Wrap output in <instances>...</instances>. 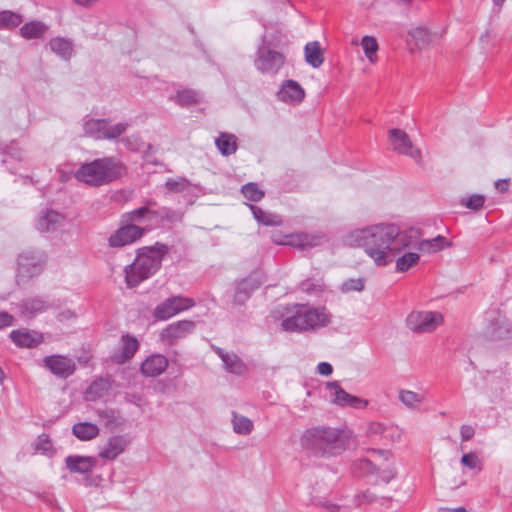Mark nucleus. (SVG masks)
<instances>
[{
	"label": "nucleus",
	"mask_w": 512,
	"mask_h": 512,
	"mask_svg": "<svg viewBox=\"0 0 512 512\" xmlns=\"http://www.w3.org/2000/svg\"><path fill=\"white\" fill-rule=\"evenodd\" d=\"M351 246L363 249L379 267L387 266L415 242L414 231H402L393 223H379L356 229L348 235Z\"/></svg>",
	"instance_id": "1"
},
{
	"label": "nucleus",
	"mask_w": 512,
	"mask_h": 512,
	"mask_svg": "<svg viewBox=\"0 0 512 512\" xmlns=\"http://www.w3.org/2000/svg\"><path fill=\"white\" fill-rule=\"evenodd\" d=\"M168 251V246L163 243H156L152 247L139 249L134 262L124 269L127 286L130 288L136 287L142 281L154 275L161 267L163 257Z\"/></svg>",
	"instance_id": "2"
},
{
	"label": "nucleus",
	"mask_w": 512,
	"mask_h": 512,
	"mask_svg": "<svg viewBox=\"0 0 512 512\" xmlns=\"http://www.w3.org/2000/svg\"><path fill=\"white\" fill-rule=\"evenodd\" d=\"M125 173L124 165L114 157H103L82 164L75 173L77 180L99 187L111 183Z\"/></svg>",
	"instance_id": "3"
},
{
	"label": "nucleus",
	"mask_w": 512,
	"mask_h": 512,
	"mask_svg": "<svg viewBox=\"0 0 512 512\" xmlns=\"http://www.w3.org/2000/svg\"><path fill=\"white\" fill-rule=\"evenodd\" d=\"M294 313L281 322L286 332H308L327 327L332 322V314L325 307L295 306Z\"/></svg>",
	"instance_id": "4"
},
{
	"label": "nucleus",
	"mask_w": 512,
	"mask_h": 512,
	"mask_svg": "<svg viewBox=\"0 0 512 512\" xmlns=\"http://www.w3.org/2000/svg\"><path fill=\"white\" fill-rule=\"evenodd\" d=\"M302 445L326 456L338 455L345 448L341 432L331 427H314L306 430L302 436Z\"/></svg>",
	"instance_id": "5"
},
{
	"label": "nucleus",
	"mask_w": 512,
	"mask_h": 512,
	"mask_svg": "<svg viewBox=\"0 0 512 512\" xmlns=\"http://www.w3.org/2000/svg\"><path fill=\"white\" fill-rule=\"evenodd\" d=\"M285 60V55L276 51L265 36L257 49L254 65L262 74L275 75L284 66Z\"/></svg>",
	"instance_id": "6"
},
{
	"label": "nucleus",
	"mask_w": 512,
	"mask_h": 512,
	"mask_svg": "<svg viewBox=\"0 0 512 512\" xmlns=\"http://www.w3.org/2000/svg\"><path fill=\"white\" fill-rule=\"evenodd\" d=\"M46 254L38 249H27L18 256L17 282H25L42 273L46 265Z\"/></svg>",
	"instance_id": "7"
},
{
	"label": "nucleus",
	"mask_w": 512,
	"mask_h": 512,
	"mask_svg": "<svg viewBox=\"0 0 512 512\" xmlns=\"http://www.w3.org/2000/svg\"><path fill=\"white\" fill-rule=\"evenodd\" d=\"M443 322V316L436 311H412L406 318L407 327L416 333H430Z\"/></svg>",
	"instance_id": "8"
},
{
	"label": "nucleus",
	"mask_w": 512,
	"mask_h": 512,
	"mask_svg": "<svg viewBox=\"0 0 512 512\" xmlns=\"http://www.w3.org/2000/svg\"><path fill=\"white\" fill-rule=\"evenodd\" d=\"M194 306L195 301L192 298L180 295L172 296L155 307L153 316L157 320L165 321Z\"/></svg>",
	"instance_id": "9"
},
{
	"label": "nucleus",
	"mask_w": 512,
	"mask_h": 512,
	"mask_svg": "<svg viewBox=\"0 0 512 512\" xmlns=\"http://www.w3.org/2000/svg\"><path fill=\"white\" fill-rule=\"evenodd\" d=\"M325 388L330 393L331 402L338 406L365 409L369 404L368 400L347 393L338 381L327 382Z\"/></svg>",
	"instance_id": "10"
},
{
	"label": "nucleus",
	"mask_w": 512,
	"mask_h": 512,
	"mask_svg": "<svg viewBox=\"0 0 512 512\" xmlns=\"http://www.w3.org/2000/svg\"><path fill=\"white\" fill-rule=\"evenodd\" d=\"M390 142L394 151L399 154L409 156L416 163L422 161L421 151L414 147L408 134L401 129H391L389 131Z\"/></svg>",
	"instance_id": "11"
},
{
	"label": "nucleus",
	"mask_w": 512,
	"mask_h": 512,
	"mask_svg": "<svg viewBox=\"0 0 512 512\" xmlns=\"http://www.w3.org/2000/svg\"><path fill=\"white\" fill-rule=\"evenodd\" d=\"M145 231V228L138 225L122 223V226L108 238V244L112 248H120L132 244L140 239Z\"/></svg>",
	"instance_id": "12"
},
{
	"label": "nucleus",
	"mask_w": 512,
	"mask_h": 512,
	"mask_svg": "<svg viewBox=\"0 0 512 512\" xmlns=\"http://www.w3.org/2000/svg\"><path fill=\"white\" fill-rule=\"evenodd\" d=\"M196 323L191 320H179L167 325L160 333V339L166 345L172 346L179 340L194 332Z\"/></svg>",
	"instance_id": "13"
},
{
	"label": "nucleus",
	"mask_w": 512,
	"mask_h": 512,
	"mask_svg": "<svg viewBox=\"0 0 512 512\" xmlns=\"http://www.w3.org/2000/svg\"><path fill=\"white\" fill-rule=\"evenodd\" d=\"M43 362L52 374L60 378H68L76 369L74 360L63 355L46 356Z\"/></svg>",
	"instance_id": "14"
},
{
	"label": "nucleus",
	"mask_w": 512,
	"mask_h": 512,
	"mask_svg": "<svg viewBox=\"0 0 512 512\" xmlns=\"http://www.w3.org/2000/svg\"><path fill=\"white\" fill-rule=\"evenodd\" d=\"M273 236V242L279 245H287L298 249H306L318 246L323 240V236L312 235L308 233H294L285 235V240L276 239Z\"/></svg>",
	"instance_id": "15"
},
{
	"label": "nucleus",
	"mask_w": 512,
	"mask_h": 512,
	"mask_svg": "<svg viewBox=\"0 0 512 512\" xmlns=\"http://www.w3.org/2000/svg\"><path fill=\"white\" fill-rule=\"evenodd\" d=\"M408 231L415 232V242L413 245L408 246L407 249H416L422 253H436L443 250L445 247L450 246L451 243L441 235H438L431 239H420V233L417 229H409Z\"/></svg>",
	"instance_id": "16"
},
{
	"label": "nucleus",
	"mask_w": 512,
	"mask_h": 512,
	"mask_svg": "<svg viewBox=\"0 0 512 512\" xmlns=\"http://www.w3.org/2000/svg\"><path fill=\"white\" fill-rule=\"evenodd\" d=\"M279 101L290 105H297L305 98V90L295 80H285L277 92Z\"/></svg>",
	"instance_id": "17"
},
{
	"label": "nucleus",
	"mask_w": 512,
	"mask_h": 512,
	"mask_svg": "<svg viewBox=\"0 0 512 512\" xmlns=\"http://www.w3.org/2000/svg\"><path fill=\"white\" fill-rule=\"evenodd\" d=\"M139 341L136 337L126 333L121 336L120 349L112 356L118 364L131 360L139 349Z\"/></svg>",
	"instance_id": "18"
},
{
	"label": "nucleus",
	"mask_w": 512,
	"mask_h": 512,
	"mask_svg": "<svg viewBox=\"0 0 512 512\" xmlns=\"http://www.w3.org/2000/svg\"><path fill=\"white\" fill-rule=\"evenodd\" d=\"M64 221V217L57 211L46 209L39 213L35 226L40 232H55Z\"/></svg>",
	"instance_id": "19"
},
{
	"label": "nucleus",
	"mask_w": 512,
	"mask_h": 512,
	"mask_svg": "<svg viewBox=\"0 0 512 512\" xmlns=\"http://www.w3.org/2000/svg\"><path fill=\"white\" fill-rule=\"evenodd\" d=\"M128 445V441L122 435L111 436L99 449V457L105 460H114L122 454Z\"/></svg>",
	"instance_id": "20"
},
{
	"label": "nucleus",
	"mask_w": 512,
	"mask_h": 512,
	"mask_svg": "<svg viewBox=\"0 0 512 512\" xmlns=\"http://www.w3.org/2000/svg\"><path fill=\"white\" fill-rule=\"evenodd\" d=\"M155 204V201L149 200L147 205L123 214L121 217V223H131L135 225H137V223H144L146 221L155 223L156 210L150 208Z\"/></svg>",
	"instance_id": "21"
},
{
	"label": "nucleus",
	"mask_w": 512,
	"mask_h": 512,
	"mask_svg": "<svg viewBox=\"0 0 512 512\" xmlns=\"http://www.w3.org/2000/svg\"><path fill=\"white\" fill-rule=\"evenodd\" d=\"M53 307V303L45 297H31L24 299L20 304L21 315L32 318L38 314L46 312Z\"/></svg>",
	"instance_id": "22"
},
{
	"label": "nucleus",
	"mask_w": 512,
	"mask_h": 512,
	"mask_svg": "<svg viewBox=\"0 0 512 512\" xmlns=\"http://www.w3.org/2000/svg\"><path fill=\"white\" fill-rule=\"evenodd\" d=\"M168 366L167 358L162 354H152L141 364L140 370L147 377H156L161 375Z\"/></svg>",
	"instance_id": "23"
},
{
	"label": "nucleus",
	"mask_w": 512,
	"mask_h": 512,
	"mask_svg": "<svg viewBox=\"0 0 512 512\" xmlns=\"http://www.w3.org/2000/svg\"><path fill=\"white\" fill-rule=\"evenodd\" d=\"M65 464L71 473L87 474L94 469L96 459L92 456L68 455Z\"/></svg>",
	"instance_id": "24"
},
{
	"label": "nucleus",
	"mask_w": 512,
	"mask_h": 512,
	"mask_svg": "<svg viewBox=\"0 0 512 512\" xmlns=\"http://www.w3.org/2000/svg\"><path fill=\"white\" fill-rule=\"evenodd\" d=\"M10 338L13 343L20 348H34L43 340L40 333L28 330H13L10 333Z\"/></svg>",
	"instance_id": "25"
},
{
	"label": "nucleus",
	"mask_w": 512,
	"mask_h": 512,
	"mask_svg": "<svg viewBox=\"0 0 512 512\" xmlns=\"http://www.w3.org/2000/svg\"><path fill=\"white\" fill-rule=\"evenodd\" d=\"M260 285L261 282L253 276L243 279L236 286L234 302L239 305L244 304L250 298L252 292L258 289Z\"/></svg>",
	"instance_id": "26"
},
{
	"label": "nucleus",
	"mask_w": 512,
	"mask_h": 512,
	"mask_svg": "<svg viewBox=\"0 0 512 512\" xmlns=\"http://www.w3.org/2000/svg\"><path fill=\"white\" fill-rule=\"evenodd\" d=\"M215 352L223 361L224 367L228 372L243 375L247 371L246 365L236 354L225 352L219 347L215 348Z\"/></svg>",
	"instance_id": "27"
},
{
	"label": "nucleus",
	"mask_w": 512,
	"mask_h": 512,
	"mask_svg": "<svg viewBox=\"0 0 512 512\" xmlns=\"http://www.w3.org/2000/svg\"><path fill=\"white\" fill-rule=\"evenodd\" d=\"M99 428L96 424L90 422H79L73 425V435L81 441H89L99 435Z\"/></svg>",
	"instance_id": "28"
},
{
	"label": "nucleus",
	"mask_w": 512,
	"mask_h": 512,
	"mask_svg": "<svg viewBox=\"0 0 512 512\" xmlns=\"http://www.w3.org/2000/svg\"><path fill=\"white\" fill-rule=\"evenodd\" d=\"M215 145L222 155L229 156L237 151V138L234 134L222 132L215 139Z\"/></svg>",
	"instance_id": "29"
},
{
	"label": "nucleus",
	"mask_w": 512,
	"mask_h": 512,
	"mask_svg": "<svg viewBox=\"0 0 512 512\" xmlns=\"http://www.w3.org/2000/svg\"><path fill=\"white\" fill-rule=\"evenodd\" d=\"M305 60L313 68L320 67L324 62L323 52L318 41L309 42L305 45Z\"/></svg>",
	"instance_id": "30"
},
{
	"label": "nucleus",
	"mask_w": 512,
	"mask_h": 512,
	"mask_svg": "<svg viewBox=\"0 0 512 512\" xmlns=\"http://www.w3.org/2000/svg\"><path fill=\"white\" fill-rule=\"evenodd\" d=\"M248 206L257 222L265 226H280L282 224V218L279 215L267 213L253 204H249Z\"/></svg>",
	"instance_id": "31"
},
{
	"label": "nucleus",
	"mask_w": 512,
	"mask_h": 512,
	"mask_svg": "<svg viewBox=\"0 0 512 512\" xmlns=\"http://www.w3.org/2000/svg\"><path fill=\"white\" fill-rule=\"evenodd\" d=\"M107 119H89L84 122L83 129L87 136H90L96 140L105 138Z\"/></svg>",
	"instance_id": "32"
},
{
	"label": "nucleus",
	"mask_w": 512,
	"mask_h": 512,
	"mask_svg": "<svg viewBox=\"0 0 512 512\" xmlns=\"http://www.w3.org/2000/svg\"><path fill=\"white\" fill-rule=\"evenodd\" d=\"M51 50L65 60H69L73 53V44L70 40L62 37H55L50 40Z\"/></svg>",
	"instance_id": "33"
},
{
	"label": "nucleus",
	"mask_w": 512,
	"mask_h": 512,
	"mask_svg": "<svg viewBox=\"0 0 512 512\" xmlns=\"http://www.w3.org/2000/svg\"><path fill=\"white\" fill-rule=\"evenodd\" d=\"M398 399L406 408L417 410L425 400V396L411 390L401 389L398 393Z\"/></svg>",
	"instance_id": "34"
},
{
	"label": "nucleus",
	"mask_w": 512,
	"mask_h": 512,
	"mask_svg": "<svg viewBox=\"0 0 512 512\" xmlns=\"http://www.w3.org/2000/svg\"><path fill=\"white\" fill-rule=\"evenodd\" d=\"M47 29V26L40 21H30L20 28V35L28 40L39 39Z\"/></svg>",
	"instance_id": "35"
},
{
	"label": "nucleus",
	"mask_w": 512,
	"mask_h": 512,
	"mask_svg": "<svg viewBox=\"0 0 512 512\" xmlns=\"http://www.w3.org/2000/svg\"><path fill=\"white\" fill-rule=\"evenodd\" d=\"M420 260L418 252H405L402 255L399 254L395 259V268L398 272H406L411 267L416 265Z\"/></svg>",
	"instance_id": "36"
},
{
	"label": "nucleus",
	"mask_w": 512,
	"mask_h": 512,
	"mask_svg": "<svg viewBox=\"0 0 512 512\" xmlns=\"http://www.w3.org/2000/svg\"><path fill=\"white\" fill-rule=\"evenodd\" d=\"M170 99L180 106H188L199 103L201 100V94L192 89H183L177 91V93Z\"/></svg>",
	"instance_id": "37"
},
{
	"label": "nucleus",
	"mask_w": 512,
	"mask_h": 512,
	"mask_svg": "<svg viewBox=\"0 0 512 512\" xmlns=\"http://www.w3.org/2000/svg\"><path fill=\"white\" fill-rule=\"evenodd\" d=\"M183 219V213L178 210H173L171 208L162 207L156 210L155 215V223H170L175 224L181 222Z\"/></svg>",
	"instance_id": "38"
},
{
	"label": "nucleus",
	"mask_w": 512,
	"mask_h": 512,
	"mask_svg": "<svg viewBox=\"0 0 512 512\" xmlns=\"http://www.w3.org/2000/svg\"><path fill=\"white\" fill-rule=\"evenodd\" d=\"M232 424L235 433L240 435H248L253 430V422L243 415H239L236 412L232 413Z\"/></svg>",
	"instance_id": "39"
},
{
	"label": "nucleus",
	"mask_w": 512,
	"mask_h": 512,
	"mask_svg": "<svg viewBox=\"0 0 512 512\" xmlns=\"http://www.w3.org/2000/svg\"><path fill=\"white\" fill-rule=\"evenodd\" d=\"M108 382L104 379H99L92 382L85 391V397L89 401H94L105 395L108 390Z\"/></svg>",
	"instance_id": "40"
},
{
	"label": "nucleus",
	"mask_w": 512,
	"mask_h": 512,
	"mask_svg": "<svg viewBox=\"0 0 512 512\" xmlns=\"http://www.w3.org/2000/svg\"><path fill=\"white\" fill-rule=\"evenodd\" d=\"M165 187L173 193H190L193 189L190 181L184 177L167 179Z\"/></svg>",
	"instance_id": "41"
},
{
	"label": "nucleus",
	"mask_w": 512,
	"mask_h": 512,
	"mask_svg": "<svg viewBox=\"0 0 512 512\" xmlns=\"http://www.w3.org/2000/svg\"><path fill=\"white\" fill-rule=\"evenodd\" d=\"M22 16L10 10H3L0 12V28L13 29L22 23Z\"/></svg>",
	"instance_id": "42"
},
{
	"label": "nucleus",
	"mask_w": 512,
	"mask_h": 512,
	"mask_svg": "<svg viewBox=\"0 0 512 512\" xmlns=\"http://www.w3.org/2000/svg\"><path fill=\"white\" fill-rule=\"evenodd\" d=\"M352 471L356 476L363 477L374 474L376 468L370 460L364 458L353 463Z\"/></svg>",
	"instance_id": "43"
},
{
	"label": "nucleus",
	"mask_w": 512,
	"mask_h": 512,
	"mask_svg": "<svg viewBox=\"0 0 512 512\" xmlns=\"http://www.w3.org/2000/svg\"><path fill=\"white\" fill-rule=\"evenodd\" d=\"M129 124L127 122H120L115 125H111L110 121H106L105 138L107 140L117 139L119 136L124 134L128 129Z\"/></svg>",
	"instance_id": "44"
},
{
	"label": "nucleus",
	"mask_w": 512,
	"mask_h": 512,
	"mask_svg": "<svg viewBox=\"0 0 512 512\" xmlns=\"http://www.w3.org/2000/svg\"><path fill=\"white\" fill-rule=\"evenodd\" d=\"M409 37L415 41L418 48H422L430 42V33L426 28L417 27L409 32Z\"/></svg>",
	"instance_id": "45"
},
{
	"label": "nucleus",
	"mask_w": 512,
	"mask_h": 512,
	"mask_svg": "<svg viewBox=\"0 0 512 512\" xmlns=\"http://www.w3.org/2000/svg\"><path fill=\"white\" fill-rule=\"evenodd\" d=\"M241 192L246 199L254 202H258L264 197V191L256 183L245 184Z\"/></svg>",
	"instance_id": "46"
},
{
	"label": "nucleus",
	"mask_w": 512,
	"mask_h": 512,
	"mask_svg": "<svg viewBox=\"0 0 512 512\" xmlns=\"http://www.w3.org/2000/svg\"><path fill=\"white\" fill-rule=\"evenodd\" d=\"M361 46L366 57L373 63L375 61V54L378 50L377 40L372 36H364L361 41Z\"/></svg>",
	"instance_id": "47"
},
{
	"label": "nucleus",
	"mask_w": 512,
	"mask_h": 512,
	"mask_svg": "<svg viewBox=\"0 0 512 512\" xmlns=\"http://www.w3.org/2000/svg\"><path fill=\"white\" fill-rule=\"evenodd\" d=\"M461 464L471 470H482V463L475 452L463 454L461 457Z\"/></svg>",
	"instance_id": "48"
},
{
	"label": "nucleus",
	"mask_w": 512,
	"mask_h": 512,
	"mask_svg": "<svg viewBox=\"0 0 512 512\" xmlns=\"http://www.w3.org/2000/svg\"><path fill=\"white\" fill-rule=\"evenodd\" d=\"M98 415L107 426L116 427L121 423L118 413L114 409L100 410Z\"/></svg>",
	"instance_id": "49"
},
{
	"label": "nucleus",
	"mask_w": 512,
	"mask_h": 512,
	"mask_svg": "<svg viewBox=\"0 0 512 512\" xmlns=\"http://www.w3.org/2000/svg\"><path fill=\"white\" fill-rule=\"evenodd\" d=\"M3 152L10 158L17 161H22L24 158L23 149L15 142H11L6 145Z\"/></svg>",
	"instance_id": "50"
},
{
	"label": "nucleus",
	"mask_w": 512,
	"mask_h": 512,
	"mask_svg": "<svg viewBox=\"0 0 512 512\" xmlns=\"http://www.w3.org/2000/svg\"><path fill=\"white\" fill-rule=\"evenodd\" d=\"M363 289H364V281L361 278L348 279V280L344 281L341 285L342 292L362 291Z\"/></svg>",
	"instance_id": "51"
},
{
	"label": "nucleus",
	"mask_w": 512,
	"mask_h": 512,
	"mask_svg": "<svg viewBox=\"0 0 512 512\" xmlns=\"http://www.w3.org/2000/svg\"><path fill=\"white\" fill-rule=\"evenodd\" d=\"M484 202H485L484 196H482L480 194H474V195H471L470 197H468L465 200V202H463V204L469 209L479 210L480 208L483 207Z\"/></svg>",
	"instance_id": "52"
},
{
	"label": "nucleus",
	"mask_w": 512,
	"mask_h": 512,
	"mask_svg": "<svg viewBox=\"0 0 512 512\" xmlns=\"http://www.w3.org/2000/svg\"><path fill=\"white\" fill-rule=\"evenodd\" d=\"M375 495L369 490L363 491L354 496L355 506H361L363 504H370L375 501Z\"/></svg>",
	"instance_id": "53"
},
{
	"label": "nucleus",
	"mask_w": 512,
	"mask_h": 512,
	"mask_svg": "<svg viewBox=\"0 0 512 512\" xmlns=\"http://www.w3.org/2000/svg\"><path fill=\"white\" fill-rule=\"evenodd\" d=\"M52 449V443L47 434H41L37 438L36 442V450H41L43 452H47Z\"/></svg>",
	"instance_id": "54"
},
{
	"label": "nucleus",
	"mask_w": 512,
	"mask_h": 512,
	"mask_svg": "<svg viewBox=\"0 0 512 512\" xmlns=\"http://www.w3.org/2000/svg\"><path fill=\"white\" fill-rule=\"evenodd\" d=\"M300 288L302 291L312 294L314 292L321 291V285L320 284H314L310 280H304L300 284Z\"/></svg>",
	"instance_id": "55"
},
{
	"label": "nucleus",
	"mask_w": 512,
	"mask_h": 512,
	"mask_svg": "<svg viewBox=\"0 0 512 512\" xmlns=\"http://www.w3.org/2000/svg\"><path fill=\"white\" fill-rule=\"evenodd\" d=\"M460 434L462 441H468L474 436L475 430L471 425H462Z\"/></svg>",
	"instance_id": "56"
},
{
	"label": "nucleus",
	"mask_w": 512,
	"mask_h": 512,
	"mask_svg": "<svg viewBox=\"0 0 512 512\" xmlns=\"http://www.w3.org/2000/svg\"><path fill=\"white\" fill-rule=\"evenodd\" d=\"M317 372L323 376H329L333 372V367L328 362H320L317 366Z\"/></svg>",
	"instance_id": "57"
},
{
	"label": "nucleus",
	"mask_w": 512,
	"mask_h": 512,
	"mask_svg": "<svg viewBox=\"0 0 512 512\" xmlns=\"http://www.w3.org/2000/svg\"><path fill=\"white\" fill-rule=\"evenodd\" d=\"M13 317L7 312H0V329L6 328L12 324Z\"/></svg>",
	"instance_id": "58"
},
{
	"label": "nucleus",
	"mask_w": 512,
	"mask_h": 512,
	"mask_svg": "<svg viewBox=\"0 0 512 512\" xmlns=\"http://www.w3.org/2000/svg\"><path fill=\"white\" fill-rule=\"evenodd\" d=\"M395 477V472L393 470H383L379 474V478L384 483H389Z\"/></svg>",
	"instance_id": "59"
},
{
	"label": "nucleus",
	"mask_w": 512,
	"mask_h": 512,
	"mask_svg": "<svg viewBox=\"0 0 512 512\" xmlns=\"http://www.w3.org/2000/svg\"><path fill=\"white\" fill-rule=\"evenodd\" d=\"M495 188L501 192L504 193L509 188V181L508 180H498L495 182Z\"/></svg>",
	"instance_id": "60"
},
{
	"label": "nucleus",
	"mask_w": 512,
	"mask_h": 512,
	"mask_svg": "<svg viewBox=\"0 0 512 512\" xmlns=\"http://www.w3.org/2000/svg\"><path fill=\"white\" fill-rule=\"evenodd\" d=\"M324 506H325V508L327 509L328 512H337L339 510V508H340L339 505L334 504V503H329V502L325 503Z\"/></svg>",
	"instance_id": "61"
},
{
	"label": "nucleus",
	"mask_w": 512,
	"mask_h": 512,
	"mask_svg": "<svg viewBox=\"0 0 512 512\" xmlns=\"http://www.w3.org/2000/svg\"><path fill=\"white\" fill-rule=\"evenodd\" d=\"M97 0H74V2L80 6L88 7L95 3Z\"/></svg>",
	"instance_id": "62"
},
{
	"label": "nucleus",
	"mask_w": 512,
	"mask_h": 512,
	"mask_svg": "<svg viewBox=\"0 0 512 512\" xmlns=\"http://www.w3.org/2000/svg\"><path fill=\"white\" fill-rule=\"evenodd\" d=\"M371 430L374 432H381L382 431V425L380 423H373L371 425Z\"/></svg>",
	"instance_id": "63"
},
{
	"label": "nucleus",
	"mask_w": 512,
	"mask_h": 512,
	"mask_svg": "<svg viewBox=\"0 0 512 512\" xmlns=\"http://www.w3.org/2000/svg\"><path fill=\"white\" fill-rule=\"evenodd\" d=\"M447 512H466V509L463 508V507H458V508H455V509H450Z\"/></svg>",
	"instance_id": "64"
}]
</instances>
